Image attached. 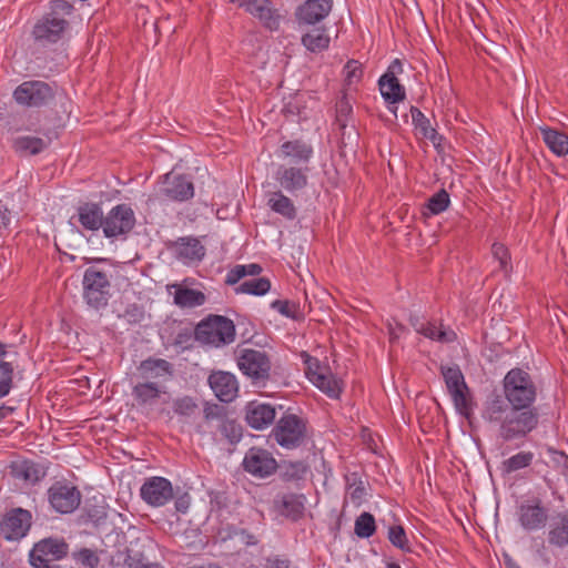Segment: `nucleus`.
<instances>
[{"label":"nucleus","instance_id":"nucleus-57","mask_svg":"<svg viewBox=\"0 0 568 568\" xmlns=\"http://www.w3.org/2000/svg\"><path fill=\"white\" fill-rule=\"evenodd\" d=\"M244 267L242 265H236L232 270L229 271L225 283L227 285H235L244 277Z\"/></svg>","mask_w":568,"mask_h":568},{"label":"nucleus","instance_id":"nucleus-12","mask_svg":"<svg viewBox=\"0 0 568 568\" xmlns=\"http://www.w3.org/2000/svg\"><path fill=\"white\" fill-rule=\"evenodd\" d=\"M159 194L173 202H185L194 196V184L189 175L172 171L163 175Z\"/></svg>","mask_w":568,"mask_h":568},{"label":"nucleus","instance_id":"nucleus-16","mask_svg":"<svg viewBox=\"0 0 568 568\" xmlns=\"http://www.w3.org/2000/svg\"><path fill=\"white\" fill-rule=\"evenodd\" d=\"M142 499L153 506H164L173 498V488L169 479L164 477H151L144 481L141 489Z\"/></svg>","mask_w":568,"mask_h":568},{"label":"nucleus","instance_id":"nucleus-18","mask_svg":"<svg viewBox=\"0 0 568 568\" xmlns=\"http://www.w3.org/2000/svg\"><path fill=\"white\" fill-rule=\"evenodd\" d=\"M114 535V544L118 546L115 554L111 555L109 564L112 568H163L160 564H141L131 556L126 546V537L123 532L113 530L109 532V537Z\"/></svg>","mask_w":568,"mask_h":568},{"label":"nucleus","instance_id":"nucleus-46","mask_svg":"<svg viewBox=\"0 0 568 568\" xmlns=\"http://www.w3.org/2000/svg\"><path fill=\"white\" fill-rule=\"evenodd\" d=\"M387 537L394 547H396L405 552L412 551L410 544L408 541L406 531L403 528V526H400V525L390 526L388 528Z\"/></svg>","mask_w":568,"mask_h":568},{"label":"nucleus","instance_id":"nucleus-9","mask_svg":"<svg viewBox=\"0 0 568 568\" xmlns=\"http://www.w3.org/2000/svg\"><path fill=\"white\" fill-rule=\"evenodd\" d=\"M242 467L251 476L264 479L276 473L278 464L270 450L253 446L245 453Z\"/></svg>","mask_w":568,"mask_h":568},{"label":"nucleus","instance_id":"nucleus-5","mask_svg":"<svg viewBox=\"0 0 568 568\" xmlns=\"http://www.w3.org/2000/svg\"><path fill=\"white\" fill-rule=\"evenodd\" d=\"M440 371L456 410L470 418L474 403L460 368L457 365L442 366Z\"/></svg>","mask_w":568,"mask_h":568},{"label":"nucleus","instance_id":"nucleus-60","mask_svg":"<svg viewBox=\"0 0 568 568\" xmlns=\"http://www.w3.org/2000/svg\"><path fill=\"white\" fill-rule=\"evenodd\" d=\"M352 112V106L348 104L347 101L341 100L337 104V121L341 123L342 126H345V123L343 122V116H347Z\"/></svg>","mask_w":568,"mask_h":568},{"label":"nucleus","instance_id":"nucleus-28","mask_svg":"<svg viewBox=\"0 0 568 568\" xmlns=\"http://www.w3.org/2000/svg\"><path fill=\"white\" fill-rule=\"evenodd\" d=\"M78 220L89 231H97L103 225V211L101 205L84 203L78 207Z\"/></svg>","mask_w":568,"mask_h":568},{"label":"nucleus","instance_id":"nucleus-21","mask_svg":"<svg viewBox=\"0 0 568 568\" xmlns=\"http://www.w3.org/2000/svg\"><path fill=\"white\" fill-rule=\"evenodd\" d=\"M333 0H306L295 12L298 23L315 24L331 12Z\"/></svg>","mask_w":568,"mask_h":568},{"label":"nucleus","instance_id":"nucleus-51","mask_svg":"<svg viewBox=\"0 0 568 568\" xmlns=\"http://www.w3.org/2000/svg\"><path fill=\"white\" fill-rule=\"evenodd\" d=\"M302 357L304 358L306 376L312 383L314 382L316 375H321L323 372L327 371L326 367L321 366L317 358L312 357L307 353L304 352Z\"/></svg>","mask_w":568,"mask_h":568},{"label":"nucleus","instance_id":"nucleus-58","mask_svg":"<svg viewBox=\"0 0 568 568\" xmlns=\"http://www.w3.org/2000/svg\"><path fill=\"white\" fill-rule=\"evenodd\" d=\"M19 476H21L26 480H37V469L33 464L30 463H22L20 466V470L18 473Z\"/></svg>","mask_w":568,"mask_h":568},{"label":"nucleus","instance_id":"nucleus-44","mask_svg":"<svg viewBox=\"0 0 568 568\" xmlns=\"http://www.w3.org/2000/svg\"><path fill=\"white\" fill-rule=\"evenodd\" d=\"M354 531L359 538H369L376 531L375 518L371 513H362L355 520Z\"/></svg>","mask_w":568,"mask_h":568},{"label":"nucleus","instance_id":"nucleus-54","mask_svg":"<svg viewBox=\"0 0 568 568\" xmlns=\"http://www.w3.org/2000/svg\"><path fill=\"white\" fill-rule=\"evenodd\" d=\"M305 473V464L303 462H295L285 466V470L282 476L285 480H295L302 478Z\"/></svg>","mask_w":568,"mask_h":568},{"label":"nucleus","instance_id":"nucleus-50","mask_svg":"<svg viewBox=\"0 0 568 568\" xmlns=\"http://www.w3.org/2000/svg\"><path fill=\"white\" fill-rule=\"evenodd\" d=\"M171 364L162 358H148L143 362H141L140 369L145 374H152L156 372V375H159V372L164 374H171Z\"/></svg>","mask_w":568,"mask_h":568},{"label":"nucleus","instance_id":"nucleus-61","mask_svg":"<svg viewBox=\"0 0 568 568\" xmlns=\"http://www.w3.org/2000/svg\"><path fill=\"white\" fill-rule=\"evenodd\" d=\"M403 72V63L399 59H395L388 65L387 71L383 75H388V78H397L398 74Z\"/></svg>","mask_w":568,"mask_h":568},{"label":"nucleus","instance_id":"nucleus-10","mask_svg":"<svg viewBox=\"0 0 568 568\" xmlns=\"http://www.w3.org/2000/svg\"><path fill=\"white\" fill-rule=\"evenodd\" d=\"M229 3L243 8L247 13L257 19L270 31L280 28L282 16L271 0H225Z\"/></svg>","mask_w":568,"mask_h":568},{"label":"nucleus","instance_id":"nucleus-3","mask_svg":"<svg viewBox=\"0 0 568 568\" xmlns=\"http://www.w3.org/2000/svg\"><path fill=\"white\" fill-rule=\"evenodd\" d=\"M194 335L202 344L221 347L234 342L235 325L225 316L210 315L196 325Z\"/></svg>","mask_w":568,"mask_h":568},{"label":"nucleus","instance_id":"nucleus-31","mask_svg":"<svg viewBox=\"0 0 568 568\" xmlns=\"http://www.w3.org/2000/svg\"><path fill=\"white\" fill-rule=\"evenodd\" d=\"M412 121L418 133L429 140L435 146L439 145L443 138L430 124L429 119L416 106H410Z\"/></svg>","mask_w":568,"mask_h":568},{"label":"nucleus","instance_id":"nucleus-8","mask_svg":"<svg viewBox=\"0 0 568 568\" xmlns=\"http://www.w3.org/2000/svg\"><path fill=\"white\" fill-rule=\"evenodd\" d=\"M236 362L240 371L254 381L268 379L272 363L265 351L239 348Z\"/></svg>","mask_w":568,"mask_h":568},{"label":"nucleus","instance_id":"nucleus-22","mask_svg":"<svg viewBox=\"0 0 568 568\" xmlns=\"http://www.w3.org/2000/svg\"><path fill=\"white\" fill-rule=\"evenodd\" d=\"M275 407L271 404L250 402L245 406V420L254 429L262 430L273 424Z\"/></svg>","mask_w":568,"mask_h":568},{"label":"nucleus","instance_id":"nucleus-48","mask_svg":"<svg viewBox=\"0 0 568 568\" xmlns=\"http://www.w3.org/2000/svg\"><path fill=\"white\" fill-rule=\"evenodd\" d=\"M534 459L531 452H519L504 462L505 469L513 473L528 467Z\"/></svg>","mask_w":568,"mask_h":568},{"label":"nucleus","instance_id":"nucleus-7","mask_svg":"<svg viewBox=\"0 0 568 568\" xmlns=\"http://www.w3.org/2000/svg\"><path fill=\"white\" fill-rule=\"evenodd\" d=\"M69 552V545L62 538H44L34 544L29 554V561L33 568H61L57 561Z\"/></svg>","mask_w":568,"mask_h":568},{"label":"nucleus","instance_id":"nucleus-62","mask_svg":"<svg viewBox=\"0 0 568 568\" xmlns=\"http://www.w3.org/2000/svg\"><path fill=\"white\" fill-rule=\"evenodd\" d=\"M408 321H409V324L414 327V329L418 334H420V332L423 331V327L427 323V321H424V318L419 317L416 314H410Z\"/></svg>","mask_w":568,"mask_h":568},{"label":"nucleus","instance_id":"nucleus-49","mask_svg":"<svg viewBox=\"0 0 568 568\" xmlns=\"http://www.w3.org/2000/svg\"><path fill=\"white\" fill-rule=\"evenodd\" d=\"M491 254L494 258L498 261L499 270L506 275L509 274L513 270V265L508 248L504 244L496 242L491 245Z\"/></svg>","mask_w":568,"mask_h":568},{"label":"nucleus","instance_id":"nucleus-64","mask_svg":"<svg viewBox=\"0 0 568 568\" xmlns=\"http://www.w3.org/2000/svg\"><path fill=\"white\" fill-rule=\"evenodd\" d=\"M245 270H244V277L250 275V276H257L260 275V273L262 272V266L260 264H256V263H252V264H247V265H242Z\"/></svg>","mask_w":568,"mask_h":568},{"label":"nucleus","instance_id":"nucleus-43","mask_svg":"<svg viewBox=\"0 0 568 568\" xmlns=\"http://www.w3.org/2000/svg\"><path fill=\"white\" fill-rule=\"evenodd\" d=\"M71 558L74 562L71 568H95L100 561L98 554L89 548L73 551Z\"/></svg>","mask_w":568,"mask_h":568},{"label":"nucleus","instance_id":"nucleus-26","mask_svg":"<svg viewBox=\"0 0 568 568\" xmlns=\"http://www.w3.org/2000/svg\"><path fill=\"white\" fill-rule=\"evenodd\" d=\"M281 156L291 159L298 165H308L313 148L302 140L286 141L281 145Z\"/></svg>","mask_w":568,"mask_h":568},{"label":"nucleus","instance_id":"nucleus-2","mask_svg":"<svg viewBox=\"0 0 568 568\" xmlns=\"http://www.w3.org/2000/svg\"><path fill=\"white\" fill-rule=\"evenodd\" d=\"M72 12L68 0L51 1L50 11L43 14L33 26L32 37L41 44H53L61 41L70 29L67 16Z\"/></svg>","mask_w":568,"mask_h":568},{"label":"nucleus","instance_id":"nucleus-17","mask_svg":"<svg viewBox=\"0 0 568 568\" xmlns=\"http://www.w3.org/2000/svg\"><path fill=\"white\" fill-rule=\"evenodd\" d=\"M548 510L540 499L521 504L518 508V523L527 531H537L545 528L548 520Z\"/></svg>","mask_w":568,"mask_h":568},{"label":"nucleus","instance_id":"nucleus-30","mask_svg":"<svg viewBox=\"0 0 568 568\" xmlns=\"http://www.w3.org/2000/svg\"><path fill=\"white\" fill-rule=\"evenodd\" d=\"M49 146V142L31 135H19L12 140L13 151L22 156L37 155Z\"/></svg>","mask_w":568,"mask_h":568},{"label":"nucleus","instance_id":"nucleus-32","mask_svg":"<svg viewBox=\"0 0 568 568\" xmlns=\"http://www.w3.org/2000/svg\"><path fill=\"white\" fill-rule=\"evenodd\" d=\"M545 144L558 156L568 154V135L550 128H540Z\"/></svg>","mask_w":568,"mask_h":568},{"label":"nucleus","instance_id":"nucleus-55","mask_svg":"<svg viewBox=\"0 0 568 568\" xmlns=\"http://www.w3.org/2000/svg\"><path fill=\"white\" fill-rule=\"evenodd\" d=\"M547 454L549 455L554 466L559 468L561 471L568 467V455L565 452L558 450L554 447H547Z\"/></svg>","mask_w":568,"mask_h":568},{"label":"nucleus","instance_id":"nucleus-37","mask_svg":"<svg viewBox=\"0 0 568 568\" xmlns=\"http://www.w3.org/2000/svg\"><path fill=\"white\" fill-rule=\"evenodd\" d=\"M329 36L325 28H314L302 37L303 45L312 52H321L328 48Z\"/></svg>","mask_w":568,"mask_h":568},{"label":"nucleus","instance_id":"nucleus-13","mask_svg":"<svg viewBox=\"0 0 568 568\" xmlns=\"http://www.w3.org/2000/svg\"><path fill=\"white\" fill-rule=\"evenodd\" d=\"M49 503L60 514H70L81 503V494L73 485L63 481L54 483L48 490Z\"/></svg>","mask_w":568,"mask_h":568},{"label":"nucleus","instance_id":"nucleus-24","mask_svg":"<svg viewBox=\"0 0 568 568\" xmlns=\"http://www.w3.org/2000/svg\"><path fill=\"white\" fill-rule=\"evenodd\" d=\"M378 85L382 97L389 104V111L397 119V106L395 104L405 99V88L397 78H388V75H382L378 80Z\"/></svg>","mask_w":568,"mask_h":568},{"label":"nucleus","instance_id":"nucleus-45","mask_svg":"<svg viewBox=\"0 0 568 568\" xmlns=\"http://www.w3.org/2000/svg\"><path fill=\"white\" fill-rule=\"evenodd\" d=\"M222 436L227 439L230 444H237L243 436V428L234 419L224 418L219 425Z\"/></svg>","mask_w":568,"mask_h":568},{"label":"nucleus","instance_id":"nucleus-23","mask_svg":"<svg viewBox=\"0 0 568 568\" xmlns=\"http://www.w3.org/2000/svg\"><path fill=\"white\" fill-rule=\"evenodd\" d=\"M547 541L558 549L568 547V509L556 513L550 518Z\"/></svg>","mask_w":568,"mask_h":568},{"label":"nucleus","instance_id":"nucleus-63","mask_svg":"<svg viewBox=\"0 0 568 568\" xmlns=\"http://www.w3.org/2000/svg\"><path fill=\"white\" fill-rule=\"evenodd\" d=\"M190 506V497L185 494L175 500V508L180 513H186Z\"/></svg>","mask_w":568,"mask_h":568},{"label":"nucleus","instance_id":"nucleus-20","mask_svg":"<svg viewBox=\"0 0 568 568\" xmlns=\"http://www.w3.org/2000/svg\"><path fill=\"white\" fill-rule=\"evenodd\" d=\"M207 382L221 402L230 403L237 396L239 383L232 373L223 371L213 372L210 374Z\"/></svg>","mask_w":568,"mask_h":568},{"label":"nucleus","instance_id":"nucleus-59","mask_svg":"<svg viewBox=\"0 0 568 568\" xmlns=\"http://www.w3.org/2000/svg\"><path fill=\"white\" fill-rule=\"evenodd\" d=\"M264 568H291V561L278 556L268 557L265 560Z\"/></svg>","mask_w":568,"mask_h":568},{"label":"nucleus","instance_id":"nucleus-14","mask_svg":"<svg viewBox=\"0 0 568 568\" xmlns=\"http://www.w3.org/2000/svg\"><path fill=\"white\" fill-rule=\"evenodd\" d=\"M308 165H278L274 179L291 195L302 192L308 184Z\"/></svg>","mask_w":568,"mask_h":568},{"label":"nucleus","instance_id":"nucleus-47","mask_svg":"<svg viewBox=\"0 0 568 568\" xmlns=\"http://www.w3.org/2000/svg\"><path fill=\"white\" fill-rule=\"evenodd\" d=\"M271 307L287 318L300 320L302 317L300 304L288 300H275L271 303Z\"/></svg>","mask_w":568,"mask_h":568},{"label":"nucleus","instance_id":"nucleus-19","mask_svg":"<svg viewBox=\"0 0 568 568\" xmlns=\"http://www.w3.org/2000/svg\"><path fill=\"white\" fill-rule=\"evenodd\" d=\"M135 225V215L128 204H119L109 211V237L125 236Z\"/></svg>","mask_w":568,"mask_h":568},{"label":"nucleus","instance_id":"nucleus-41","mask_svg":"<svg viewBox=\"0 0 568 568\" xmlns=\"http://www.w3.org/2000/svg\"><path fill=\"white\" fill-rule=\"evenodd\" d=\"M449 204V194L447 193L446 190L442 189L428 199L426 203V209L429 211V213L424 212L423 214L425 216L438 215L446 211Z\"/></svg>","mask_w":568,"mask_h":568},{"label":"nucleus","instance_id":"nucleus-39","mask_svg":"<svg viewBox=\"0 0 568 568\" xmlns=\"http://www.w3.org/2000/svg\"><path fill=\"white\" fill-rule=\"evenodd\" d=\"M271 290V281L267 277L250 278L242 282L236 288L237 294L262 296Z\"/></svg>","mask_w":568,"mask_h":568},{"label":"nucleus","instance_id":"nucleus-40","mask_svg":"<svg viewBox=\"0 0 568 568\" xmlns=\"http://www.w3.org/2000/svg\"><path fill=\"white\" fill-rule=\"evenodd\" d=\"M160 389L155 383H139L133 388V396L141 405L153 404L160 397Z\"/></svg>","mask_w":568,"mask_h":568},{"label":"nucleus","instance_id":"nucleus-15","mask_svg":"<svg viewBox=\"0 0 568 568\" xmlns=\"http://www.w3.org/2000/svg\"><path fill=\"white\" fill-rule=\"evenodd\" d=\"M32 515L22 508L11 509L0 523V531L7 540H20L31 527Z\"/></svg>","mask_w":568,"mask_h":568},{"label":"nucleus","instance_id":"nucleus-34","mask_svg":"<svg viewBox=\"0 0 568 568\" xmlns=\"http://www.w3.org/2000/svg\"><path fill=\"white\" fill-rule=\"evenodd\" d=\"M7 345L0 342V398L6 397L13 387L14 368L6 361Z\"/></svg>","mask_w":568,"mask_h":568},{"label":"nucleus","instance_id":"nucleus-42","mask_svg":"<svg viewBox=\"0 0 568 568\" xmlns=\"http://www.w3.org/2000/svg\"><path fill=\"white\" fill-rule=\"evenodd\" d=\"M346 488L352 503L359 506L366 496V488L356 473L346 476Z\"/></svg>","mask_w":568,"mask_h":568},{"label":"nucleus","instance_id":"nucleus-53","mask_svg":"<svg viewBox=\"0 0 568 568\" xmlns=\"http://www.w3.org/2000/svg\"><path fill=\"white\" fill-rule=\"evenodd\" d=\"M85 515L88 521L92 523L94 526H99L106 517L105 507L103 505H91L90 501H87Z\"/></svg>","mask_w":568,"mask_h":568},{"label":"nucleus","instance_id":"nucleus-1","mask_svg":"<svg viewBox=\"0 0 568 568\" xmlns=\"http://www.w3.org/2000/svg\"><path fill=\"white\" fill-rule=\"evenodd\" d=\"M537 388L531 376L521 368L510 369L503 379V394L491 392L485 399L481 418L497 430L503 442L525 438L539 423L532 407Z\"/></svg>","mask_w":568,"mask_h":568},{"label":"nucleus","instance_id":"nucleus-35","mask_svg":"<svg viewBox=\"0 0 568 568\" xmlns=\"http://www.w3.org/2000/svg\"><path fill=\"white\" fill-rule=\"evenodd\" d=\"M172 410L183 423L200 414L199 400L192 396L176 397L172 402Z\"/></svg>","mask_w":568,"mask_h":568},{"label":"nucleus","instance_id":"nucleus-29","mask_svg":"<svg viewBox=\"0 0 568 568\" xmlns=\"http://www.w3.org/2000/svg\"><path fill=\"white\" fill-rule=\"evenodd\" d=\"M267 206L276 214L286 220H294L297 216V210L293 201L286 196L282 190L270 192L267 195Z\"/></svg>","mask_w":568,"mask_h":568},{"label":"nucleus","instance_id":"nucleus-4","mask_svg":"<svg viewBox=\"0 0 568 568\" xmlns=\"http://www.w3.org/2000/svg\"><path fill=\"white\" fill-rule=\"evenodd\" d=\"M271 437L285 449L302 446L307 437V423L302 417L285 413L275 424Z\"/></svg>","mask_w":568,"mask_h":568},{"label":"nucleus","instance_id":"nucleus-52","mask_svg":"<svg viewBox=\"0 0 568 568\" xmlns=\"http://www.w3.org/2000/svg\"><path fill=\"white\" fill-rule=\"evenodd\" d=\"M345 80L347 84H355L359 82L362 75H363V69L362 64L356 60H349L345 67Z\"/></svg>","mask_w":568,"mask_h":568},{"label":"nucleus","instance_id":"nucleus-56","mask_svg":"<svg viewBox=\"0 0 568 568\" xmlns=\"http://www.w3.org/2000/svg\"><path fill=\"white\" fill-rule=\"evenodd\" d=\"M204 418L205 420L210 422L213 419L222 420L225 418V416L222 414V408H220L217 405H209L206 404L204 409Z\"/></svg>","mask_w":568,"mask_h":568},{"label":"nucleus","instance_id":"nucleus-36","mask_svg":"<svg viewBox=\"0 0 568 568\" xmlns=\"http://www.w3.org/2000/svg\"><path fill=\"white\" fill-rule=\"evenodd\" d=\"M420 335L443 344L453 343L457 339V334L453 329L445 328L443 324L437 325L436 322L430 321H427Z\"/></svg>","mask_w":568,"mask_h":568},{"label":"nucleus","instance_id":"nucleus-11","mask_svg":"<svg viewBox=\"0 0 568 568\" xmlns=\"http://www.w3.org/2000/svg\"><path fill=\"white\" fill-rule=\"evenodd\" d=\"M83 297L87 304L100 310L106 306V274L91 266L83 276Z\"/></svg>","mask_w":568,"mask_h":568},{"label":"nucleus","instance_id":"nucleus-6","mask_svg":"<svg viewBox=\"0 0 568 568\" xmlns=\"http://www.w3.org/2000/svg\"><path fill=\"white\" fill-rule=\"evenodd\" d=\"M57 84L41 80H29L19 84L13 91L14 101L28 108L49 105L55 98Z\"/></svg>","mask_w":568,"mask_h":568},{"label":"nucleus","instance_id":"nucleus-38","mask_svg":"<svg viewBox=\"0 0 568 568\" xmlns=\"http://www.w3.org/2000/svg\"><path fill=\"white\" fill-rule=\"evenodd\" d=\"M313 384L331 398H338L342 393L341 381L328 371L323 372L321 375H316Z\"/></svg>","mask_w":568,"mask_h":568},{"label":"nucleus","instance_id":"nucleus-33","mask_svg":"<svg viewBox=\"0 0 568 568\" xmlns=\"http://www.w3.org/2000/svg\"><path fill=\"white\" fill-rule=\"evenodd\" d=\"M176 287L174 293V304L178 305L181 308H192L196 306H201L205 303L206 297L203 292L194 290V288H187V287H181L179 285H173Z\"/></svg>","mask_w":568,"mask_h":568},{"label":"nucleus","instance_id":"nucleus-25","mask_svg":"<svg viewBox=\"0 0 568 568\" xmlns=\"http://www.w3.org/2000/svg\"><path fill=\"white\" fill-rule=\"evenodd\" d=\"M274 506L282 516L296 521L304 515V496L297 494H283L274 499Z\"/></svg>","mask_w":568,"mask_h":568},{"label":"nucleus","instance_id":"nucleus-27","mask_svg":"<svg viewBox=\"0 0 568 568\" xmlns=\"http://www.w3.org/2000/svg\"><path fill=\"white\" fill-rule=\"evenodd\" d=\"M174 245L176 246V257L184 261H201L205 255V247L195 237H179Z\"/></svg>","mask_w":568,"mask_h":568}]
</instances>
